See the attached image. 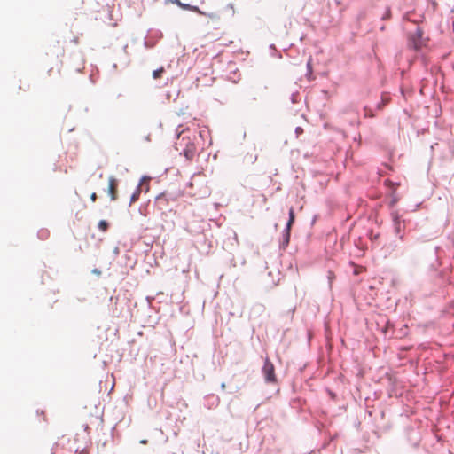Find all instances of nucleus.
<instances>
[{
  "mask_svg": "<svg viewBox=\"0 0 454 454\" xmlns=\"http://www.w3.org/2000/svg\"><path fill=\"white\" fill-rule=\"evenodd\" d=\"M145 179L150 180V178H149V177L143 176V178H142L141 182H142L143 180H145Z\"/></svg>",
  "mask_w": 454,
  "mask_h": 454,
  "instance_id": "nucleus-34",
  "label": "nucleus"
},
{
  "mask_svg": "<svg viewBox=\"0 0 454 454\" xmlns=\"http://www.w3.org/2000/svg\"><path fill=\"white\" fill-rule=\"evenodd\" d=\"M141 443H144V444L146 443V440L141 441Z\"/></svg>",
  "mask_w": 454,
  "mask_h": 454,
  "instance_id": "nucleus-36",
  "label": "nucleus"
},
{
  "mask_svg": "<svg viewBox=\"0 0 454 454\" xmlns=\"http://www.w3.org/2000/svg\"><path fill=\"white\" fill-rule=\"evenodd\" d=\"M221 387H222V388H224V387H225V384H224V383H222Z\"/></svg>",
  "mask_w": 454,
  "mask_h": 454,
  "instance_id": "nucleus-35",
  "label": "nucleus"
},
{
  "mask_svg": "<svg viewBox=\"0 0 454 454\" xmlns=\"http://www.w3.org/2000/svg\"><path fill=\"white\" fill-rule=\"evenodd\" d=\"M292 226L286 225L285 229L281 234V239L279 243L280 249H286L290 242V234H291Z\"/></svg>",
  "mask_w": 454,
  "mask_h": 454,
  "instance_id": "nucleus-6",
  "label": "nucleus"
},
{
  "mask_svg": "<svg viewBox=\"0 0 454 454\" xmlns=\"http://www.w3.org/2000/svg\"><path fill=\"white\" fill-rule=\"evenodd\" d=\"M351 265L354 267L353 274L359 275L362 271V267H359V266L354 264L353 262L351 263Z\"/></svg>",
  "mask_w": 454,
  "mask_h": 454,
  "instance_id": "nucleus-20",
  "label": "nucleus"
},
{
  "mask_svg": "<svg viewBox=\"0 0 454 454\" xmlns=\"http://www.w3.org/2000/svg\"><path fill=\"white\" fill-rule=\"evenodd\" d=\"M94 273L100 274V271L98 269L93 270Z\"/></svg>",
  "mask_w": 454,
  "mask_h": 454,
  "instance_id": "nucleus-31",
  "label": "nucleus"
},
{
  "mask_svg": "<svg viewBox=\"0 0 454 454\" xmlns=\"http://www.w3.org/2000/svg\"><path fill=\"white\" fill-rule=\"evenodd\" d=\"M423 35V30L419 27H416V30L413 34L410 35L409 43L413 49L419 50L425 44L426 40Z\"/></svg>",
  "mask_w": 454,
  "mask_h": 454,
  "instance_id": "nucleus-2",
  "label": "nucleus"
},
{
  "mask_svg": "<svg viewBox=\"0 0 454 454\" xmlns=\"http://www.w3.org/2000/svg\"><path fill=\"white\" fill-rule=\"evenodd\" d=\"M295 132H296L297 134H298V133H301V132H302V129H301V127H297V128L295 129Z\"/></svg>",
  "mask_w": 454,
  "mask_h": 454,
  "instance_id": "nucleus-28",
  "label": "nucleus"
},
{
  "mask_svg": "<svg viewBox=\"0 0 454 454\" xmlns=\"http://www.w3.org/2000/svg\"><path fill=\"white\" fill-rule=\"evenodd\" d=\"M262 372L267 383H275L277 381L274 364L269 358L265 359Z\"/></svg>",
  "mask_w": 454,
  "mask_h": 454,
  "instance_id": "nucleus-3",
  "label": "nucleus"
},
{
  "mask_svg": "<svg viewBox=\"0 0 454 454\" xmlns=\"http://www.w3.org/2000/svg\"><path fill=\"white\" fill-rule=\"evenodd\" d=\"M386 102L387 101H385V99H382L381 103L377 104V108L381 109L383 107V106L386 104Z\"/></svg>",
  "mask_w": 454,
  "mask_h": 454,
  "instance_id": "nucleus-24",
  "label": "nucleus"
},
{
  "mask_svg": "<svg viewBox=\"0 0 454 454\" xmlns=\"http://www.w3.org/2000/svg\"><path fill=\"white\" fill-rule=\"evenodd\" d=\"M114 254H119V247H116L114 248Z\"/></svg>",
  "mask_w": 454,
  "mask_h": 454,
  "instance_id": "nucleus-29",
  "label": "nucleus"
},
{
  "mask_svg": "<svg viewBox=\"0 0 454 454\" xmlns=\"http://www.w3.org/2000/svg\"><path fill=\"white\" fill-rule=\"evenodd\" d=\"M364 117H370V118H372V117H373V116H374V114H373L372 110V109H370V108H369V107H367V106H365V107L364 108Z\"/></svg>",
  "mask_w": 454,
  "mask_h": 454,
  "instance_id": "nucleus-18",
  "label": "nucleus"
},
{
  "mask_svg": "<svg viewBox=\"0 0 454 454\" xmlns=\"http://www.w3.org/2000/svg\"><path fill=\"white\" fill-rule=\"evenodd\" d=\"M205 133H206V131H200L199 134L197 135V137L200 138V139H203V137H204Z\"/></svg>",
  "mask_w": 454,
  "mask_h": 454,
  "instance_id": "nucleus-25",
  "label": "nucleus"
},
{
  "mask_svg": "<svg viewBox=\"0 0 454 454\" xmlns=\"http://www.w3.org/2000/svg\"><path fill=\"white\" fill-rule=\"evenodd\" d=\"M180 128H182V125H179L176 129L178 141L176 142L175 148L176 151H180V154H183V148L185 146L187 135H188V133H190V130L189 129L179 130Z\"/></svg>",
  "mask_w": 454,
  "mask_h": 454,
  "instance_id": "nucleus-5",
  "label": "nucleus"
},
{
  "mask_svg": "<svg viewBox=\"0 0 454 454\" xmlns=\"http://www.w3.org/2000/svg\"><path fill=\"white\" fill-rule=\"evenodd\" d=\"M384 29H385V27L381 26L380 30H384Z\"/></svg>",
  "mask_w": 454,
  "mask_h": 454,
  "instance_id": "nucleus-37",
  "label": "nucleus"
},
{
  "mask_svg": "<svg viewBox=\"0 0 454 454\" xmlns=\"http://www.w3.org/2000/svg\"><path fill=\"white\" fill-rule=\"evenodd\" d=\"M166 193L162 192L156 196L155 198V204L159 207V209H163V207L165 206L167 202Z\"/></svg>",
  "mask_w": 454,
  "mask_h": 454,
  "instance_id": "nucleus-9",
  "label": "nucleus"
},
{
  "mask_svg": "<svg viewBox=\"0 0 454 454\" xmlns=\"http://www.w3.org/2000/svg\"><path fill=\"white\" fill-rule=\"evenodd\" d=\"M391 17V10L389 7L387 8L385 13L382 15V20H388Z\"/></svg>",
  "mask_w": 454,
  "mask_h": 454,
  "instance_id": "nucleus-21",
  "label": "nucleus"
},
{
  "mask_svg": "<svg viewBox=\"0 0 454 454\" xmlns=\"http://www.w3.org/2000/svg\"><path fill=\"white\" fill-rule=\"evenodd\" d=\"M396 202H397V198L393 197V198L391 199L390 202H389V207H393L395 205V203H396Z\"/></svg>",
  "mask_w": 454,
  "mask_h": 454,
  "instance_id": "nucleus-22",
  "label": "nucleus"
},
{
  "mask_svg": "<svg viewBox=\"0 0 454 454\" xmlns=\"http://www.w3.org/2000/svg\"><path fill=\"white\" fill-rule=\"evenodd\" d=\"M145 140H146V141H150V135H148V136H146V137H145Z\"/></svg>",
  "mask_w": 454,
  "mask_h": 454,
  "instance_id": "nucleus-33",
  "label": "nucleus"
},
{
  "mask_svg": "<svg viewBox=\"0 0 454 454\" xmlns=\"http://www.w3.org/2000/svg\"><path fill=\"white\" fill-rule=\"evenodd\" d=\"M175 4H176L178 6H180L182 9L184 10H191V11H193V12H199V8L196 7V6H192L191 4H184V3H181L179 0H177V2H176Z\"/></svg>",
  "mask_w": 454,
  "mask_h": 454,
  "instance_id": "nucleus-12",
  "label": "nucleus"
},
{
  "mask_svg": "<svg viewBox=\"0 0 454 454\" xmlns=\"http://www.w3.org/2000/svg\"><path fill=\"white\" fill-rule=\"evenodd\" d=\"M404 227H405L404 223H397L394 225L395 233L401 240L403 239V231Z\"/></svg>",
  "mask_w": 454,
  "mask_h": 454,
  "instance_id": "nucleus-10",
  "label": "nucleus"
},
{
  "mask_svg": "<svg viewBox=\"0 0 454 454\" xmlns=\"http://www.w3.org/2000/svg\"><path fill=\"white\" fill-rule=\"evenodd\" d=\"M163 72H164V68H163V67H160V68H158V69H156V70H154V71L153 72V77L154 79H157V78H159V77L161 75V74H162Z\"/></svg>",
  "mask_w": 454,
  "mask_h": 454,
  "instance_id": "nucleus-17",
  "label": "nucleus"
},
{
  "mask_svg": "<svg viewBox=\"0 0 454 454\" xmlns=\"http://www.w3.org/2000/svg\"><path fill=\"white\" fill-rule=\"evenodd\" d=\"M291 101L293 103H295L296 102V94L293 93L292 96H291Z\"/></svg>",
  "mask_w": 454,
  "mask_h": 454,
  "instance_id": "nucleus-26",
  "label": "nucleus"
},
{
  "mask_svg": "<svg viewBox=\"0 0 454 454\" xmlns=\"http://www.w3.org/2000/svg\"><path fill=\"white\" fill-rule=\"evenodd\" d=\"M334 278V274L332 271L328 272V279H329V285L331 286L332 280Z\"/></svg>",
  "mask_w": 454,
  "mask_h": 454,
  "instance_id": "nucleus-23",
  "label": "nucleus"
},
{
  "mask_svg": "<svg viewBox=\"0 0 454 454\" xmlns=\"http://www.w3.org/2000/svg\"><path fill=\"white\" fill-rule=\"evenodd\" d=\"M90 199L92 201H96V199H97V194L95 192H93L91 195H90Z\"/></svg>",
  "mask_w": 454,
  "mask_h": 454,
  "instance_id": "nucleus-27",
  "label": "nucleus"
},
{
  "mask_svg": "<svg viewBox=\"0 0 454 454\" xmlns=\"http://www.w3.org/2000/svg\"><path fill=\"white\" fill-rule=\"evenodd\" d=\"M219 397L215 395H208L204 398V406L207 409L215 408L219 404Z\"/></svg>",
  "mask_w": 454,
  "mask_h": 454,
  "instance_id": "nucleus-8",
  "label": "nucleus"
},
{
  "mask_svg": "<svg viewBox=\"0 0 454 454\" xmlns=\"http://www.w3.org/2000/svg\"><path fill=\"white\" fill-rule=\"evenodd\" d=\"M109 227V223L106 220H100L98 224V228L102 231H106Z\"/></svg>",
  "mask_w": 454,
  "mask_h": 454,
  "instance_id": "nucleus-15",
  "label": "nucleus"
},
{
  "mask_svg": "<svg viewBox=\"0 0 454 454\" xmlns=\"http://www.w3.org/2000/svg\"><path fill=\"white\" fill-rule=\"evenodd\" d=\"M117 187H118V180L114 176H110L107 192L111 197V200H117Z\"/></svg>",
  "mask_w": 454,
  "mask_h": 454,
  "instance_id": "nucleus-7",
  "label": "nucleus"
},
{
  "mask_svg": "<svg viewBox=\"0 0 454 454\" xmlns=\"http://www.w3.org/2000/svg\"><path fill=\"white\" fill-rule=\"evenodd\" d=\"M167 2H169V3H172V4H175L176 2H177V0H166Z\"/></svg>",
  "mask_w": 454,
  "mask_h": 454,
  "instance_id": "nucleus-30",
  "label": "nucleus"
},
{
  "mask_svg": "<svg viewBox=\"0 0 454 454\" xmlns=\"http://www.w3.org/2000/svg\"><path fill=\"white\" fill-rule=\"evenodd\" d=\"M162 37V33L159 30H150L144 40V46L146 49H153L159 40Z\"/></svg>",
  "mask_w": 454,
  "mask_h": 454,
  "instance_id": "nucleus-4",
  "label": "nucleus"
},
{
  "mask_svg": "<svg viewBox=\"0 0 454 454\" xmlns=\"http://www.w3.org/2000/svg\"><path fill=\"white\" fill-rule=\"evenodd\" d=\"M391 217H392V221H393V225H395L397 223H403V222H402L401 217H400L398 212H396V211L391 212Z\"/></svg>",
  "mask_w": 454,
  "mask_h": 454,
  "instance_id": "nucleus-14",
  "label": "nucleus"
},
{
  "mask_svg": "<svg viewBox=\"0 0 454 454\" xmlns=\"http://www.w3.org/2000/svg\"><path fill=\"white\" fill-rule=\"evenodd\" d=\"M37 236L40 239H46L49 237V231L42 229L38 231Z\"/></svg>",
  "mask_w": 454,
  "mask_h": 454,
  "instance_id": "nucleus-16",
  "label": "nucleus"
},
{
  "mask_svg": "<svg viewBox=\"0 0 454 454\" xmlns=\"http://www.w3.org/2000/svg\"><path fill=\"white\" fill-rule=\"evenodd\" d=\"M307 70L308 73L306 75L309 78V76L312 74L311 59H309V61L307 62Z\"/></svg>",
  "mask_w": 454,
  "mask_h": 454,
  "instance_id": "nucleus-19",
  "label": "nucleus"
},
{
  "mask_svg": "<svg viewBox=\"0 0 454 454\" xmlns=\"http://www.w3.org/2000/svg\"><path fill=\"white\" fill-rule=\"evenodd\" d=\"M141 184H139L136 190L134 191V192L132 193L131 195V198H130V202H129V205H131L132 203L136 202L138 199H139V196H140V193H141Z\"/></svg>",
  "mask_w": 454,
  "mask_h": 454,
  "instance_id": "nucleus-11",
  "label": "nucleus"
},
{
  "mask_svg": "<svg viewBox=\"0 0 454 454\" xmlns=\"http://www.w3.org/2000/svg\"><path fill=\"white\" fill-rule=\"evenodd\" d=\"M295 215H294V210L293 207H291L288 211V221L286 225L293 226L294 223Z\"/></svg>",
  "mask_w": 454,
  "mask_h": 454,
  "instance_id": "nucleus-13",
  "label": "nucleus"
},
{
  "mask_svg": "<svg viewBox=\"0 0 454 454\" xmlns=\"http://www.w3.org/2000/svg\"><path fill=\"white\" fill-rule=\"evenodd\" d=\"M198 142V137L195 133L192 134V137L188 134L187 139L185 142V146L183 148V155L188 160H192L196 153V143Z\"/></svg>",
  "mask_w": 454,
  "mask_h": 454,
  "instance_id": "nucleus-1",
  "label": "nucleus"
},
{
  "mask_svg": "<svg viewBox=\"0 0 454 454\" xmlns=\"http://www.w3.org/2000/svg\"><path fill=\"white\" fill-rule=\"evenodd\" d=\"M228 7H229V9H232L233 10V4H228Z\"/></svg>",
  "mask_w": 454,
  "mask_h": 454,
  "instance_id": "nucleus-32",
  "label": "nucleus"
}]
</instances>
